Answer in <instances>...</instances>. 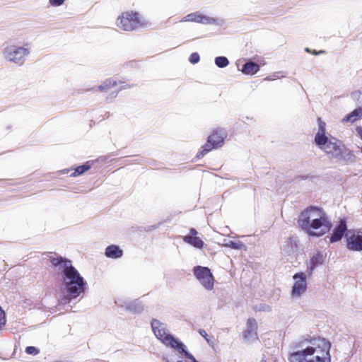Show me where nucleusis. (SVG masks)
Listing matches in <instances>:
<instances>
[{"label":"nucleus","mask_w":362,"mask_h":362,"mask_svg":"<svg viewBox=\"0 0 362 362\" xmlns=\"http://www.w3.org/2000/svg\"><path fill=\"white\" fill-rule=\"evenodd\" d=\"M257 323L255 319L249 318L247 322V329L244 332L243 337L247 341L257 339Z\"/></svg>","instance_id":"ddd939ff"},{"label":"nucleus","mask_w":362,"mask_h":362,"mask_svg":"<svg viewBox=\"0 0 362 362\" xmlns=\"http://www.w3.org/2000/svg\"><path fill=\"white\" fill-rule=\"evenodd\" d=\"M185 243H187L196 248L202 249L204 243L199 237L192 235H185L182 238Z\"/></svg>","instance_id":"4be33fe9"},{"label":"nucleus","mask_w":362,"mask_h":362,"mask_svg":"<svg viewBox=\"0 0 362 362\" xmlns=\"http://www.w3.org/2000/svg\"><path fill=\"white\" fill-rule=\"evenodd\" d=\"M279 74H280V73L277 72V73L274 74H273V75H272V76H267V77L264 78V80H266V81H273V80H274V79L278 78H279V77H280V76H279Z\"/></svg>","instance_id":"f704fd0d"},{"label":"nucleus","mask_w":362,"mask_h":362,"mask_svg":"<svg viewBox=\"0 0 362 362\" xmlns=\"http://www.w3.org/2000/svg\"><path fill=\"white\" fill-rule=\"evenodd\" d=\"M25 352L28 354L37 355L39 354V350L33 346H29L25 348Z\"/></svg>","instance_id":"2f4dec72"},{"label":"nucleus","mask_w":362,"mask_h":362,"mask_svg":"<svg viewBox=\"0 0 362 362\" xmlns=\"http://www.w3.org/2000/svg\"><path fill=\"white\" fill-rule=\"evenodd\" d=\"M215 64L219 68H225L229 64V60L223 56L216 57L214 59Z\"/></svg>","instance_id":"bb28decb"},{"label":"nucleus","mask_w":362,"mask_h":362,"mask_svg":"<svg viewBox=\"0 0 362 362\" xmlns=\"http://www.w3.org/2000/svg\"><path fill=\"white\" fill-rule=\"evenodd\" d=\"M321 337L303 335L291 344L293 351L289 354V362H308L315 353V349L318 346V340Z\"/></svg>","instance_id":"7ed1b4c3"},{"label":"nucleus","mask_w":362,"mask_h":362,"mask_svg":"<svg viewBox=\"0 0 362 362\" xmlns=\"http://www.w3.org/2000/svg\"><path fill=\"white\" fill-rule=\"evenodd\" d=\"M90 168V165L88 163H86L82 165L78 166L75 168L74 172L71 175V177H76L83 174L86 171Z\"/></svg>","instance_id":"a878e982"},{"label":"nucleus","mask_w":362,"mask_h":362,"mask_svg":"<svg viewBox=\"0 0 362 362\" xmlns=\"http://www.w3.org/2000/svg\"><path fill=\"white\" fill-rule=\"evenodd\" d=\"M317 341L318 346L315 349V353L308 362H331V343L322 337Z\"/></svg>","instance_id":"6e6552de"},{"label":"nucleus","mask_w":362,"mask_h":362,"mask_svg":"<svg viewBox=\"0 0 362 362\" xmlns=\"http://www.w3.org/2000/svg\"><path fill=\"white\" fill-rule=\"evenodd\" d=\"M144 310L143 303L139 299L130 300L127 311L134 314H141Z\"/></svg>","instance_id":"412c9836"},{"label":"nucleus","mask_w":362,"mask_h":362,"mask_svg":"<svg viewBox=\"0 0 362 362\" xmlns=\"http://www.w3.org/2000/svg\"><path fill=\"white\" fill-rule=\"evenodd\" d=\"M148 25L139 13L127 11L123 13L117 19V25L124 31H133L145 28Z\"/></svg>","instance_id":"423d86ee"},{"label":"nucleus","mask_w":362,"mask_h":362,"mask_svg":"<svg viewBox=\"0 0 362 362\" xmlns=\"http://www.w3.org/2000/svg\"><path fill=\"white\" fill-rule=\"evenodd\" d=\"M105 255L111 259H119L123 256V250L117 245H110L105 248Z\"/></svg>","instance_id":"a211bd4d"},{"label":"nucleus","mask_w":362,"mask_h":362,"mask_svg":"<svg viewBox=\"0 0 362 362\" xmlns=\"http://www.w3.org/2000/svg\"><path fill=\"white\" fill-rule=\"evenodd\" d=\"M180 22H194L204 25H220L221 21L218 18L202 14L200 11L189 13L184 16Z\"/></svg>","instance_id":"9b49d317"},{"label":"nucleus","mask_w":362,"mask_h":362,"mask_svg":"<svg viewBox=\"0 0 362 362\" xmlns=\"http://www.w3.org/2000/svg\"><path fill=\"white\" fill-rule=\"evenodd\" d=\"M199 334H200V335H201V336H202V337H203L206 340H207V341H208V339H207V336H208V334H207V333H206V332L205 330H204V329H199Z\"/></svg>","instance_id":"e433bc0d"},{"label":"nucleus","mask_w":362,"mask_h":362,"mask_svg":"<svg viewBox=\"0 0 362 362\" xmlns=\"http://www.w3.org/2000/svg\"><path fill=\"white\" fill-rule=\"evenodd\" d=\"M351 98L358 102L359 104H362V93L360 91H354L351 95Z\"/></svg>","instance_id":"c756f323"},{"label":"nucleus","mask_w":362,"mask_h":362,"mask_svg":"<svg viewBox=\"0 0 362 362\" xmlns=\"http://www.w3.org/2000/svg\"><path fill=\"white\" fill-rule=\"evenodd\" d=\"M227 245L233 249L238 250L240 249L242 246H243V244L241 243L230 241Z\"/></svg>","instance_id":"72a5a7b5"},{"label":"nucleus","mask_w":362,"mask_h":362,"mask_svg":"<svg viewBox=\"0 0 362 362\" xmlns=\"http://www.w3.org/2000/svg\"><path fill=\"white\" fill-rule=\"evenodd\" d=\"M347 230L346 223L344 220H341L339 224L334 228L333 233L329 238L330 243H335L340 240Z\"/></svg>","instance_id":"2eb2a0df"},{"label":"nucleus","mask_w":362,"mask_h":362,"mask_svg":"<svg viewBox=\"0 0 362 362\" xmlns=\"http://www.w3.org/2000/svg\"><path fill=\"white\" fill-rule=\"evenodd\" d=\"M259 65L252 60H248L242 66L241 71L246 75H254L259 71Z\"/></svg>","instance_id":"6ab92c4d"},{"label":"nucleus","mask_w":362,"mask_h":362,"mask_svg":"<svg viewBox=\"0 0 362 362\" xmlns=\"http://www.w3.org/2000/svg\"><path fill=\"white\" fill-rule=\"evenodd\" d=\"M163 360L165 362H170V360H169L167 357H165V356H163Z\"/></svg>","instance_id":"a19ab883"},{"label":"nucleus","mask_w":362,"mask_h":362,"mask_svg":"<svg viewBox=\"0 0 362 362\" xmlns=\"http://www.w3.org/2000/svg\"><path fill=\"white\" fill-rule=\"evenodd\" d=\"M49 261L55 269L64 288L58 294L57 309L69 304L85 292L87 283L69 259L63 257H50Z\"/></svg>","instance_id":"f257e3e1"},{"label":"nucleus","mask_w":362,"mask_h":362,"mask_svg":"<svg viewBox=\"0 0 362 362\" xmlns=\"http://www.w3.org/2000/svg\"><path fill=\"white\" fill-rule=\"evenodd\" d=\"M2 49L4 59L8 62L22 66L30 54V49L12 43H4Z\"/></svg>","instance_id":"39448f33"},{"label":"nucleus","mask_w":362,"mask_h":362,"mask_svg":"<svg viewBox=\"0 0 362 362\" xmlns=\"http://www.w3.org/2000/svg\"><path fill=\"white\" fill-rule=\"evenodd\" d=\"M6 322V313L2 308L0 306V330L3 329Z\"/></svg>","instance_id":"c85d7f7f"},{"label":"nucleus","mask_w":362,"mask_h":362,"mask_svg":"<svg viewBox=\"0 0 362 362\" xmlns=\"http://www.w3.org/2000/svg\"><path fill=\"white\" fill-rule=\"evenodd\" d=\"M130 300L118 298L115 300V303L121 308H123L125 311H127L128 305Z\"/></svg>","instance_id":"cd10ccee"},{"label":"nucleus","mask_w":362,"mask_h":362,"mask_svg":"<svg viewBox=\"0 0 362 362\" xmlns=\"http://www.w3.org/2000/svg\"><path fill=\"white\" fill-rule=\"evenodd\" d=\"M319 214H322V209L316 206H309L303 211L298 220V223L301 229L304 231L310 230V224L318 216Z\"/></svg>","instance_id":"1a4fd4ad"},{"label":"nucleus","mask_w":362,"mask_h":362,"mask_svg":"<svg viewBox=\"0 0 362 362\" xmlns=\"http://www.w3.org/2000/svg\"><path fill=\"white\" fill-rule=\"evenodd\" d=\"M215 148H217L216 146L214 143L209 142V139L208 138L206 143L201 147L200 151L197 153V158H200Z\"/></svg>","instance_id":"393cba45"},{"label":"nucleus","mask_w":362,"mask_h":362,"mask_svg":"<svg viewBox=\"0 0 362 362\" xmlns=\"http://www.w3.org/2000/svg\"><path fill=\"white\" fill-rule=\"evenodd\" d=\"M297 251V244L296 240L288 238L283 245L282 252L284 255L291 256L295 255Z\"/></svg>","instance_id":"aec40b11"},{"label":"nucleus","mask_w":362,"mask_h":362,"mask_svg":"<svg viewBox=\"0 0 362 362\" xmlns=\"http://www.w3.org/2000/svg\"><path fill=\"white\" fill-rule=\"evenodd\" d=\"M227 134L224 129H219L214 131L212 134L209 136V142H212L216 146L217 148L221 147L224 144V140Z\"/></svg>","instance_id":"f3484780"},{"label":"nucleus","mask_w":362,"mask_h":362,"mask_svg":"<svg viewBox=\"0 0 362 362\" xmlns=\"http://www.w3.org/2000/svg\"><path fill=\"white\" fill-rule=\"evenodd\" d=\"M362 117V107H358L351 112L346 115L343 119V122L353 123Z\"/></svg>","instance_id":"5701e85b"},{"label":"nucleus","mask_w":362,"mask_h":362,"mask_svg":"<svg viewBox=\"0 0 362 362\" xmlns=\"http://www.w3.org/2000/svg\"><path fill=\"white\" fill-rule=\"evenodd\" d=\"M50 6L53 7H59L64 4L66 0H48Z\"/></svg>","instance_id":"473e14b6"},{"label":"nucleus","mask_w":362,"mask_h":362,"mask_svg":"<svg viewBox=\"0 0 362 362\" xmlns=\"http://www.w3.org/2000/svg\"><path fill=\"white\" fill-rule=\"evenodd\" d=\"M358 133L360 134L361 138L362 139V129H360V130L358 131Z\"/></svg>","instance_id":"79ce46f5"},{"label":"nucleus","mask_w":362,"mask_h":362,"mask_svg":"<svg viewBox=\"0 0 362 362\" xmlns=\"http://www.w3.org/2000/svg\"><path fill=\"white\" fill-rule=\"evenodd\" d=\"M261 310L265 311V312H270L272 310L271 307L269 305L264 304L261 305Z\"/></svg>","instance_id":"c9c22d12"},{"label":"nucleus","mask_w":362,"mask_h":362,"mask_svg":"<svg viewBox=\"0 0 362 362\" xmlns=\"http://www.w3.org/2000/svg\"><path fill=\"white\" fill-rule=\"evenodd\" d=\"M347 248L353 251H362V235L352 234L346 236Z\"/></svg>","instance_id":"4468645a"},{"label":"nucleus","mask_w":362,"mask_h":362,"mask_svg":"<svg viewBox=\"0 0 362 362\" xmlns=\"http://www.w3.org/2000/svg\"><path fill=\"white\" fill-rule=\"evenodd\" d=\"M305 50L307 52H311V51H310V49L309 48H305Z\"/></svg>","instance_id":"37998d69"},{"label":"nucleus","mask_w":362,"mask_h":362,"mask_svg":"<svg viewBox=\"0 0 362 362\" xmlns=\"http://www.w3.org/2000/svg\"><path fill=\"white\" fill-rule=\"evenodd\" d=\"M193 274L202 286L208 291H211L214 285V279L211 270L206 267L196 266Z\"/></svg>","instance_id":"9d476101"},{"label":"nucleus","mask_w":362,"mask_h":362,"mask_svg":"<svg viewBox=\"0 0 362 362\" xmlns=\"http://www.w3.org/2000/svg\"><path fill=\"white\" fill-rule=\"evenodd\" d=\"M324 52H324V51H322V50L319 51V52H317L316 50H313V51L312 52V53H313V54H315V55H317V54H319L324 53Z\"/></svg>","instance_id":"58836bf2"},{"label":"nucleus","mask_w":362,"mask_h":362,"mask_svg":"<svg viewBox=\"0 0 362 362\" xmlns=\"http://www.w3.org/2000/svg\"><path fill=\"white\" fill-rule=\"evenodd\" d=\"M324 262V256L321 252L315 254L310 260L307 262V272L309 276H311L313 271L319 265L322 264Z\"/></svg>","instance_id":"dca6fc26"},{"label":"nucleus","mask_w":362,"mask_h":362,"mask_svg":"<svg viewBox=\"0 0 362 362\" xmlns=\"http://www.w3.org/2000/svg\"><path fill=\"white\" fill-rule=\"evenodd\" d=\"M117 92H113V93H110V97H111L112 98H115L117 96Z\"/></svg>","instance_id":"ea45409f"},{"label":"nucleus","mask_w":362,"mask_h":362,"mask_svg":"<svg viewBox=\"0 0 362 362\" xmlns=\"http://www.w3.org/2000/svg\"><path fill=\"white\" fill-rule=\"evenodd\" d=\"M294 284L291 289L293 298H300L307 290L306 274L303 272L296 273L293 276Z\"/></svg>","instance_id":"f8f14e48"},{"label":"nucleus","mask_w":362,"mask_h":362,"mask_svg":"<svg viewBox=\"0 0 362 362\" xmlns=\"http://www.w3.org/2000/svg\"><path fill=\"white\" fill-rule=\"evenodd\" d=\"M197 234V231L192 228L190 230H189V234L188 235H192V236H196Z\"/></svg>","instance_id":"4c0bfd02"},{"label":"nucleus","mask_w":362,"mask_h":362,"mask_svg":"<svg viewBox=\"0 0 362 362\" xmlns=\"http://www.w3.org/2000/svg\"><path fill=\"white\" fill-rule=\"evenodd\" d=\"M318 129L315 135L314 143L329 158L353 162L354 155L338 139L326 134V124L321 118L317 119Z\"/></svg>","instance_id":"f03ea898"},{"label":"nucleus","mask_w":362,"mask_h":362,"mask_svg":"<svg viewBox=\"0 0 362 362\" xmlns=\"http://www.w3.org/2000/svg\"><path fill=\"white\" fill-rule=\"evenodd\" d=\"M199 59H200V57L197 52H193L192 54H191V55L189 56V62L193 64L199 62Z\"/></svg>","instance_id":"7c9ffc66"},{"label":"nucleus","mask_w":362,"mask_h":362,"mask_svg":"<svg viewBox=\"0 0 362 362\" xmlns=\"http://www.w3.org/2000/svg\"><path fill=\"white\" fill-rule=\"evenodd\" d=\"M117 84V81L112 79V78H108L106 79L103 84L100 86H98L97 88H92L90 89H88L87 91H95L96 90H98L100 91H106L109 90L110 88L115 86Z\"/></svg>","instance_id":"b1692460"},{"label":"nucleus","mask_w":362,"mask_h":362,"mask_svg":"<svg viewBox=\"0 0 362 362\" xmlns=\"http://www.w3.org/2000/svg\"><path fill=\"white\" fill-rule=\"evenodd\" d=\"M151 325L156 338L165 345L170 346L182 354L187 351L186 346L169 332L165 324L158 320L153 319L151 322Z\"/></svg>","instance_id":"20e7f679"},{"label":"nucleus","mask_w":362,"mask_h":362,"mask_svg":"<svg viewBox=\"0 0 362 362\" xmlns=\"http://www.w3.org/2000/svg\"><path fill=\"white\" fill-rule=\"evenodd\" d=\"M331 228L332 223L322 210V214H319L316 220L311 223L310 230L306 233L310 236L320 237L329 232Z\"/></svg>","instance_id":"0eeeda50"}]
</instances>
